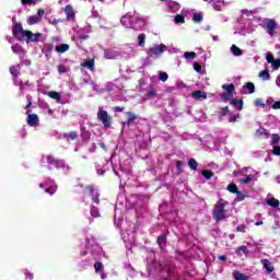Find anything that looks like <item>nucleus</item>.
Wrapping results in <instances>:
<instances>
[{
  "instance_id": "1",
  "label": "nucleus",
  "mask_w": 280,
  "mask_h": 280,
  "mask_svg": "<svg viewBox=\"0 0 280 280\" xmlns=\"http://www.w3.org/2000/svg\"><path fill=\"white\" fill-rule=\"evenodd\" d=\"M226 207H229V201L225 199L220 198L217 201L212 210V218L215 220V222H222V220L230 218L231 214H229Z\"/></svg>"
},
{
  "instance_id": "2",
  "label": "nucleus",
  "mask_w": 280,
  "mask_h": 280,
  "mask_svg": "<svg viewBox=\"0 0 280 280\" xmlns=\"http://www.w3.org/2000/svg\"><path fill=\"white\" fill-rule=\"evenodd\" d=\"M261 27L269 34V36H275V31L277 30V21L271 19H265L261 22Z\"/></svg>"
},
{
  "instance_id": "3",
  "label": "nucleus",
  "mask_w": 280,
  "mask_h": 280,
  "mask_svg": "<svg viewBox=\"0 0 280 280\" xmlns=\"http://www.w3.org/2000/svg\"><path fill=\"white\" fill-rule=\"evenodd\" d=\"M97 119L100 121H102L103 126L105 128H110V124H112V118L108 115V112H106V109H104V107L98 108L97 112Z\"/></svg>"
},
{
  "instance_id": "4",
  "label": "nucleus",
  "mask_w": 280,
  "mask_h": 280,
  "mask_svg": "<svg viewBox=\"0 0 280 280\" xmlns=\"http://www.w3.org/2000/svg\"><path fill=\"white\" fill-rule=\"evenodd\" d=\"M24 40L27 45H30V43H39V40H43V34L26 31V33H24Z\"/></svg>"
},
{
  "instance_id": "5",
  "label": "nucleus",
  "mask_w": 280,
  "mask_h": 280,
  "mask_svg": "<svg viewBox=\"0 0 280 280\" xmlns=\"http://www.w3.org/2000/svg\"><path fill=\"white\" fill-rule=\"evenodd\" d=\"M222 89L226 91L221 95L223 102H231L233 100V92L235 91V85L233 84L223 85Z\"/></svg>"
},
{
  "instance_id": "6",
  "label": "nucleus",
  "mask_w": 280,
  "mask_h": 280,
  "mask_svg": "<svg viewBox=\"0 0 280 280\" xmlns=\"http://www.w3.org/2000/svg\"><path fill=\"white\" fill-rule=\"evenodd\" d=\"M27 31L23 30V25L14 24L13 26V36L18 38V40H25V34Z\"/></svg>"
},
{
  "instance_id": "7",
  "label": "nucleus",
  "mask_w": 280,
  "mask_h": 280,
  "mask_svg": "<svg viewBox=\"0 0 280 280\" xmlns=\"http://www.w3.org/2000/svg\"><path fill=\"white\" fill-rule=\"evenodd\" d=\"M47 163L49 165H54L55 167H57V170H62L63 172L69 171V166H66L65 162L54 160V158H51V156L47 158Z\"/></svg>"
},
{
  "instance_id": "8",
  "label": "nucleus",
  "mask_w": 280,
  "mask_h": 280,
  "mask_svg": "<svg viewBox=\"0 0 280 280\" xmlns=\"http://www.w3.org/2000/svg\"><path fill=\"white\" fill-rule=\"evenodd\" d=\"M135 16L132 15H124L120 19V23L121 25H124V27H128L129 30H132L135 27Z\"/></svg>"
},
{
  "instance_id": "9",
  "label": "nucleus",
  "mask_w": 280,
  "mask_h": 280,
  "mask_svg": "<svg viewBox=\"0 0 280 280\" xmlns=\"http://www.w3.org/2000/svg\"><path fill=\"white\" fill-rule=\"evenodd\" d=\"M150 51L151 54H153V56H155V58H159L161 54H164V51H167V46H165V44L154 45L153 47L150 48Z\"/></svg>"
},
{
  "instance_id": "10",
  "label": "nucleus",
  "mask_w": 280,
  "mask_h": 280,
  "mask_svg": "<svg viewBox=\"0 0 280 280\" xmlns=\"http://www.w3.org/2000/svg\"><path fill=\"white\" fill-rule=\"evenodd\" d=\"M266 60L268 65H271L273 71H278V69L280 68V59H275V57L270 52H268L266 56Z\"/></svg>"
},
{
  "instance_id": "11",
  "label": "nucleus",
  "mask_w": 280,
  "mask_h": 280,
  "mask_svg": "<svg viewBox=\"0 0 280 280\" xmlns=\"http://www.w3.org/2000/svg\"><path fill=\"white\" fill-rule=\"evenodd\" d=\"M104 56L107 60H116V58H119V50L106 49Z\"/></svg>"
},
{
  "instance_id": "12",
  "label": "nucleus",
  "mask_w": 280,
  "mask_h": 280,
  "mask_svg": "<svg viewBox=\"0 0 280 280\" xmlns=\"http://www.w3.org/2000/svg\"><path fill=\"white\" fill-rule=\"evenodd\" d=\"M40 189H45L46 194H56V190L58 189V186L55 184H39Z\"/></svg>"
},
{
  "instance_id": "13",
  "label": "nucleus",
  "mask_w": 280,
  "mask_h": 280,
  "mask_svg": "<svg viewBox=\"0 0 280 280\" xmlns=\"http://www.w3.org/2000/svg\"><path fill=\"white\" fill-rule=\"evenodd\" d=\"M264 268L266 269L267 275H272L275 272V265L268 259H261L260 260Z\"/></svg>"
},
{
  "instance_id": "14",
  "label": "nucleus",
  "mask_w": 280,
  "mask_h": 280,
  "mask_svg": "<svg viewBox=\"0 0 280 280\" xmlns=\"http://www.w3.org/2000/svg\"><path fill=\"white\" fill-rule=\"evenodd\" d=\"M65 14L68 21H73V19H75V11L73 10V7H71L70 4L66 5Z\"/></svg>"
},
{
  "instance_id": "15",
  "label": "nucleus",
  "mask_w": 280,
  "mask_h": 280,
  "mask_svg": "<svg viewBox=\"0 0 280 280\" xmlns=\"http://www.w3.org/2000/svg\"><path fill=\"white\" fill-rule=\"evenodd\" d=\"M26 121H27V124H28V126H31V127H36V126H38V115H36V114H30L28 116H27V118H26Z\"/></svg>"
},
{
  "instance_id": "16",
  "label": "nucleus",
  "mask_w": 280,
  "mask_h": 280,
  "mask_svg": "<svg viewBox=\"0 0 280 280\" xmlns=\"http://www.w3.org/2000/svg\"><path fill=\"white\" fill-rule=\"evenodd\" d=\"M13 54H18V56H20V58H24L25 57V49H23V47H21L20 45H13L11 47Z\"/></svg>"
},
{
  "instance_id": "17",
  "label": "nucleus",
  "mask_w": 280,
  "mask_h": 280,
  "mask_svg": "<svg viewBox=\"0 0 280 280\" xmlns=\"http://www.w3.org/2000/svg\"><path fill=\"white\" fill-rule=\"evenodd\" d=\"M243 91H244L245 94L255 93V83L247 82L246 85L243 86Z\"/></svg>"
},
{
  "instance_id": "18",
  "label": "nucleus",
  "mask_w": 280,
  "mask_h": 280,
  "mask_svg": "<svg viewBox=\"0 0 280 280\" xmlns=\"http://www.w3.org/2000/svg\"><path fill=\"white\" fill-rule=\"evenodd\" d=\"M54 50V45L45 44L42 51L47 58H51V51Z\"/></svg>"
},
{
  "instance_id": "19",
  "label": "nucleus",
  "mask_w": 280,
  "mask_h": 280,
  "mask_svg": "<svg viewBox=\"0 0 280 280\" xmlns=\"http://www.w3.org/2000/svg\"><path fill=\"white\" fill-rule=\"evenodd\" d=\"M48 97H50L51 100H55L57 104H60L62 100V95H60L59 92H54V91L48 92Z\"/></svg>"
},
{
  "instance_id": "20",
  "label": "nucleus",
  "mask_w": 280,
  "mask_h": 280,
  "mask_svg": "<svg viewBox=\"0 0 280 280\" xmlns=\"http://www.w3.org/2000/svg\"><path fill=\"white\" fill-rule=\"evenodd\" d=\"M236 254L238 257H248V249L246 246L242 245L236 249Z\"/></svg>"
},
{
  "instance_id": "21",
  "label": "nucleus",
  "mask_w": 280,
  "mask_h": 280,
  "mask_svg": "<svg viewBox=\"0 0 280 280\" xmlns=\"http://www.w3.org/2000/svg\"><path fill=\"white\" fill-rule=\"evenodd\" d=\"M55 51L57 54H65L66 51H69V45L68 44H60L55 47Z\"/></svg>"
},
{
  "instance_id": "22",
  "label": "nucleus",
  "mask_w": 280,
  "mask_h": 280,
  "mask_svg": "<svg viewBox=\"0 0 280 280\" xmlns=\"http://www.w3.org/2000/svg\"><path fill=\"white\" fill-rule=\"evenodd\" d=\"M230 104L234 106L235 108H238V110H242L244 108V102L242 100L233 98Z\"/></svg>"
},
{
  "instance_id": "23",
  "label": "nucleus",
  "mask_w": 280,
  "mask_h": 280,
  "mask_svg": "<svg viewBox=\"0 0 280 280\" xmlns=\"http://www.w3.org/2000/svg\"><path fill=\"white\" fill-rule=\"evenodd\" d=\"M194 100H207V94L202 93V91L198 90L192 92Z\"/></svg>"
},
{
  "instance_id": "24",
  "label": "nucleus",
  "mask_w": 280,
  "mask_h": 280,
  "mask_svg": "<svg viewBox=\"0 0 280 280\" xmlns=\"http://www.w3.org/2000/svg\"><path fill=\"white\" fill-rule=\"evenodd\" d=\"M36 23H40L39 16H37V15L28 16V19H27L28 25H36Z\"/></svg>"
},
{
  "instance_id": "25",
  "label": "nucleus",
  "mask_w": 280,
  "mask_h": 280,
  "mask_svg": "<svg viewBox=\"0 0 280 280\" xmlns=\"http://www.w3.org/2000/svg\"><path fill=\"white\" fill-rule=\"evenodd\" d=\"M81 66L85 67L86 69H90V71H93L95 67V61L93 59H89L85 62H83Z\"/></svg>"
},
{
  "instance_id": "26",
  "label": "nucleus",
  "mask_w": 280,
  "mask_h": 280,
  "mask_svg": "<svg viewBox=\"0 0 280 280\" xmlns=\"http://www.w3.org/2000/svg\"><path fill=\"white\" fill-rule=\"evenodd\" d=\"M266 203H267L269 207H272L273 209H277V208L279 207V200H278V199H275V198L267 199Z\"/></svg>"
},
{
  "instance_id": "27",
  "label": "nucleus",
  "mask_w": 280,
  "mask_h": 280,
  "mask_svg": "<svg viewBox=\"0 0 280 280\" xmlns=\"http://www.w3.org/2000/svg\"><path fill=\"white\" fill-rule=\"evenodd\" d=\"M231 51H232L233 56H242V54H244V51L236 45L231 46Z\"/></svg>"
},
{
  "instance_id": "28",
  "label": "nucleus",
  "mask_w": 280,
  "mask_h": 280,
  "mask_svg": "<svg viewBox=\"0 0 280 280\" xmlns=\"http://www.w3.org/2000/svg\"><path fill=\"white\" fill-rule=\"evenodd\" d=\"M89 191L92 192L93 202H96V205H100V194L97 192V190H93V189L89 188Z\"/></svg>"
},
{
  "instance_id": "29",
  "label": "nucleus",
  "mask_w": 280,
  "mask_h": 280,
  "mask_svg": "<svg viewBox=\"0 0 280 280\" xmlns=\"http://www.w3.org/2000/svg\"><path fill=\"white\" fill-rule=\"evenodd\" d=\"M127 124L130 125L132 124V121H135V119H137V115L132 112H127Z\"/></svg>"
},
{
  "instance_id": "30",
  "label": "nucleus",
  "mask_w": 280,
  "mask_h": 280,
  "mask_svg": "<svg viewBox=\"0 0 280 280\" xmlns=\"http://www.w3.org/2000/svg\"><path fill=\"white\" fill-rule=\"evenodd\" d=\"M43 0H21L22 5H36V3H40Z\"/></svg>"
},
{
  "instance_id": "31",
  "label": "nucleus",
  "mask_w": 280,
  "mask_h": 280,
  "mask_svg": "<svg viewBox=\"0 0 280 280\" xmlns=\"http://www.w3.org/2000/svg\"><path fill=\"white\" fill-rule=\"evenodd\" d=\"M258 78H261V80H270V72L268 70H262L259 72Z\"/></svg>"
},
{
  "instance_id": "32",
  "label": "nucleus",
  "mask_w": 280,
  "mask_h": 280,
  "mask_svg": "<svg viewBox=\"0 0 280 280\" xmlns=\"http://www.w3.org/2000/svg\"><path fill=\"white\" fill-rule=\"evenodd\" d=\"M235 280H248V276L241 273L240 271L234 272Z\"/></svg>"
},
{
  "instance_id": "33",
  "label": "nucleus",
  "mask_w": 280,
  "mask_h": 280,
  "mask_svg": "<svg viewBox=\"0 0 280 280\" xmlns=\"http://www.w3.org/2000/svg\"><path fill=\"white\" fill-rule=\"evenodd\" d=\"M145 45V34H140L138 36V47H144Z\"/></svg>"
},
{
  "instance_id": "34",
  "label": "nucleus",
  "mask_w": 280,
  "mask_h": 280,
  "mask_svg": "<svg viewBox=\"0 0 280 280\" xmlns=\"http://www.w3.org/2000/svg\"><path fill=\"white\" fill-rule=\"evenodd\" d=\"M254 178V175H248L246 178H241L240 183H242L243 185H248V183H253Z\"/></svg>"
},
{
  "instance_id": "35",
  "label": "nucleus",
  "mask_w": 280,
  "mask_h": 280,
  "mask_svg": "<svg viewBox=\"0 0 280 280\" xmlns=\"http://www.w3.org/2000/svg\"><path fill=\"white\" fill-rule=\"evenodd\" d=\"M185 60H194L196 58V54L194 51H186L184 52Z\"/></svg>"
},
{
  "instance_id": "36",
  "label": "nucleus",
  "mask_w": 280,
  "mask_h": 280,
  "mask_svg": "<svg viewBox=\"0 0 280 280\" xmlns=\"http://www.w3.org/2000/svg\"><path fill=\"white\" fill-rule=\"evenodd\" d=\"M256 135L257 137H268V130H266L265 128H259L257 131H256Z\"/></svg>"
},
{
  "instance_id": "37",
  "label": "nucleus",
  "mask_w": 280,
  "mask_h": 280,
  "mask_svg": "<svg viewBox=\"0 0 280 280\" xmlns=\"http://www.w3.org/2000/svg\"><path fill=\"white\" fill-rule=\"evenodd\" d=\"M165 242H166L165 235H160L158 237V244H159L160 248H163V246H165Z\"/></svg>"
},
{
  "instance_id": "38",
  "label": "nucleus",
  "mask_w": 280,
  "mask_h": 280,
  "mask_svg": "<svg viewBox=\"0 0 280 280\" xmlns=\"http://www.w3.org/2000/svg\"><path fill=\"white\" fill-rule=\"evenodd\" d=\"M228 191H230V194H236L238 191L237 185H235V184L228 185Z\"/></svg>"
},
{
  "instance_id": "39",
  "label": "nucleus",
  "mask_w": 280,
  "mask_h": 280,
  "mask_svg": "<svg viewBox=\"0 0 280 280\" xmlns=\"http://www.w3.org/2000/svg\"><path fill=\"white\" fill-rule=\"evenodd\" d=\"M192 21H194L195 23H201V21H202V14H200V13H194V14H192Z\"/></svg>"
},
{
  "instance_id": "40",
  "label": "nucleus",
  "mask_w": 280,
  "mask_h": 280,
  "mask_svg": "<svg viewBox=\"0 0 280 280\" xmlns=\"http://www.w3.org/2000/svg\"><path fill=\"white\" fill-rule=\"evenodd\" d=\"M254 104H255V106H257L258 108H264V107L266 106V104L264 103V100H261V98H256V100L254 101Z\"/></svg>"
},
{
  "instance_id": "41",
  "label": "nucleus",
  "mask_w": 280,
  "mask_h": 280,
  "mask_svg": "<svg viewBox=\"0 0 280 280\" xmlns=\"http://www.w3.org/2000/svg\"><path fill=\"white\" fill-rule=\"evenodd\" d=\"M236 200H237V202H242V200H244V198H246V195L245 194H243L242 191H240V190H236Z\"/></svg>"
},
{
  "instance_id": "42",
  "label": "nucleus",
  "mask_w": 280,
  "mask_h": 280,
  "mask_svg": "<svg viewBox=\"0 0 280 280\" xmlns=\"http://www.w3.org/2000/svg\"><path fill=\"white\" fill-rule=\"evenodd\" d=\"M188 165H189L190 170H196L198 167V162H196V160H194V159H190L188 161Z\"/></svg>"
},
{
  "instance_id": "43",
  "label": "nucleus",
  "mask_w": 280,
  "mask_h": 280,
  "mask_svg": "<svg viewBox=\"0 0 280 280\" xmlns=\"http://www.w3.org/2000/svg\"><path fill=\"white\" fill-rule=\"evenodd\" d=\"M201 174L208 180L213 176V173L211 171H207V170L202 171Z\"/></svg>"
},
{
  "instance_id": "44",
  "label": "nucleus",
  "mask_w": 280,
  "mask_h": 280,
  "mask_svg": "<svg viewBox=\"0 0 280 280\" xmlns=\"http://www.w3.org/2000/svg\"><path fill=\"white\" fill-rule=\"evenodd\" d=\"M91 215H92V218H100V210L97 208L93 207L91 210Z\"/></svg>"
},
{
  "instance_id": "45",
  "label": "nucleus",
  "mask_w": 280,
  "mask_h": 280,
  "mask_svg": "<svg viewBox=\"0 0 280 280\" xmlns=\"http://www.w3.org/2000/svg\"><path fill=\"white\" fill-rule=\"evenodd\" d=\"M168 78H170V75H167V72H160L161 82H167Z\"/></svg>"
},
{
  "instance_id": "46",
  "label": "nucleus",
  "mask_w": 280,
  "mask_h": 280,
  "mask_svg": "<svg viewBox=\"0 0 280 280\" xmlns=\"http://www.w3.org/2000/svg\"><path fill=\"white\" fill-rule=\"evenodd\" d=\"M174 21L177 24H183L185 23V18L183 15H176Z\"/></svg>"
},
{
  "instance_id": "47",
  "label": "nucleus",
  "mask_w": 280,
  "mask_h": 280,
  "mask_svg": "<svg viewBox=\"0 0 280 280\" xmlns=\"http://www.w3.org/2000/svg\"><path fill=\"white\" fill-rule=\"evenodd\" d=\"M94 268H95V272H100L101 270L104 269V264L95 262Z\"/></svg>"
},
{
  "instance_id": "48",
  "label": "nucleus",
  "mask_w": 280,
  "mask_h": 280,
  "mask_svg": "<svg viewBox=\"0 0 280 280\" xmlns=\"http://www.w3.org/2000/svg\"><path fill=\"white\" fill-rule=\"evenodd\" d=\"M213 8H214V10H217V12H220V10H222V2L221 1H215L213 3Z\"/></svg>"
},
{
  "instance_id": "49",
  "label": "nucleus",
  "mask_w": 280,
  "mask_h": 280,
  "mask_svg": "<svg viewBox=\"0 0 280 280\" xmlns=\"http://www.w3.org/2000/svg\"><path fill=\"white\" fill-rule=\"evenodd\" d=\"M170 8H172L173 11L176 12L177 10H180V4H178L176 2H172Z\"/></svg>"
},
{
  "instance_id": "50",
  "label": "nucleus",
  "mask_w": 280,
  "mask_h": 280,
  "mask_svg": "<svg viewBox=\"0 0 280 280\" xmlns=\"http://www.w3.org/2000/svg\"><path fill=\"white\" fill-rule=\"evenodd\" d=\"M58 72H59V73H67V66H65V65H59V66H58Z\"/></svg>"
},
{
  "instance_id": "51",
  "label": "nucleus",
  "mask_w": 280,
  "mask_h": 280,
  "mask_svg": "<svg viewBox=\"0 0 280 280\" xmlns=\"http://www.w3.org/2000/svg\"><path fill=\"white\" fill-rule=\"evenodd\" d=\"M271 108L273 110H280V101L273 102V104L271 105Z\"/></svg>"
},
{
  "instance_id": "52",
  "label": "nucleus",
  "mask_w": 280,
  "mask_h": 280,
  "mask_svg": "<svg viewBox=\"0 0 280 280\" xmlns=\"http://www.w3.org/2000/svg\"><path fill=\"white\" fill-rule=\"evenodd\" d=\"M44 15H45V10L44 9H38L36 16H39V20L42 21Z\"/></svg>"
},
{
  "instance_id": "53",
  "label": "nucleus",
  "mask_w": 280,
  "mask_h": 280,
  "mask_svg": "<svg viewBox=\"0 0 280 280\" xmlns=\"http://www.w3.org/2000/svg\"><path fill=\"white\" fill-rule=\"evenodd\" d=\"M194 69L197 73H200V71H202V66H200V63H194Z\"/></svg>"
},
{
  "instance_id": "54",
  "label": "nucleus",
  "mask_w": 280,
  "mask_h": 280,
  "mask_svg": "<svg viewBox=\"0 0 280 280\" xmlns=\"http://www.w3.org/2000/svg\"><path fill=\"white\" fill-rule=\"evenodd\" d=\"M279 141H280L279 135H273V136H272V143H273L275 145H277V143H279Z\"/></svg>"
},
{
  "instance_id": "55",
  "label": "nucleus",
  "mask_w": 280,
  "mask_h": 280,
  "mask_svg": "<svg viewBox=\"0 0 280 280\" xmlns=\"http://www.w3.org/2000/svg\"><path fill=\"white\" fill-rule=\"evenodd\" d=\"M237 119H240V115H232L230 116L229 121L233 122V121H237Z\"/></svg>"
},
{
  "instance_id": "56",
  "label": "nucleus",
  "mask_w": 280,
  "mask_h": 280,
  "mask_svg": "<svg viewBox=\"0 0 280 280\" xmlns=\"http://www.w3.org/2000/svg\"><path fill=\"white\" fill-rule=\"evenodd\" d=\"M10 73H11L12 75H19V69L12 67V68H10Z\"/></svg>"
},
{
  "instance_id": "57",
  "label": "nucleus",
  "mask_w": 280,
  "mask_h": 280,
  "mask_svg": "<svg viewBox=\"0 0 280 280\" xmlns=\"http://www.w3.org/2000/svg\"><path fill=\"white\" fill-rule=\"evenodd\" d=\"M273 154L280 156V147H273Z\"/></svg>"
},
{
  "instance_id": "58",
  "label": "nucleus",
  "mask_w": 280,
  "mask_h": 280,
  "mask_svg": "<svg viewBox=\"0 0 280 280\" xmlns=\"http://www.w3.org/2000/svg\"><path fill=\"white\" fill-rule=\"evenodd\" d=\"M155 95H156V90H150L148 92V97H155Z\"/></svg>"
},
{
  "instance_id": "59",
  "label": "nucleus",
  "mask_w": 280,
  "mask_h": 280,
  "mask_svg": "<svg viewBox=\"0 0 280 280\" xmlns=\"http://www.w3.org/2000/svg\"><path fill=\"white\" fill-rule=\"evenodd\" d=\"M236 231H238L240 233H244V231H246V225H238L236 228Z\"/></svg>"
},
{
  "instance_id": "60",
  "label": "nucleus",
  "mask_w": 280,
  "mask_h": 280,
  "mask_svg": "<svg viewBox=\"0 0 280 280\" xmlns=\"http://www.w3.org/2000/svg\"><path fill=\"white\" fill-rule=\"evenodd\" d=\"M69 139H71L73 141V139H75L78 137V133H75L74 131L70 132L68 135Z\"/></svg>"
},
{
  "instance_id": "61",
  "label": "nucleus",
  "mask_w": 280,
  "mask_h": 280,
  "mask_svg": "<svg viewBox=\"0 0 280 280\" xmlns=\"http://www.w3.org/2000/svg\"><path fill=\"white\" fill-rule=\"evenodd\" d=\"M33 279H34V273L26 272V280H33Z\"/></svg>"
},
{
  "instance_id": "62",
  "label": "nucleus",
  "mask_w": 280,
  "mask_h": 280,
  "mask_svg": "<svg viewBox=\"0 0 280 280\" xmlns=\"http://www.w3.org/2000/svg\"><path fill=\"white\" fill-rule=\"evenodd\" d=\"M116 113H124V107H115Z\"/></svg>"
},
{
  "instance_id": "63",
  "label": "nucleus",
  "mask_w": 280,
  "mask_h": 280,
  "mask_svg": "<svg viewBox=\"0 0 280 280\" xmlns=\"http://www.w3.org/2000/svg\"><path fill=\"white\" fill-rule=\"evenodd\" d=\"M276 86L280 89V75L276 79Z\"/></svg>"
},
{
  "instance_id": "64",
  "label": "nucleus",
  "mask_w": 280,
  "mask_h": 280,
  "mask_svg": "<svg viewBox=\"0 0 280 280\" xmlns=\"http://www.w3.org/2000/svg\"><path fill=\"white\" fill-rule=\"evenodd\" d=\"M228 112H229V107L223 108V113H222L223 117L224 115H226Z\"/></svg>"
}]
</instances>
